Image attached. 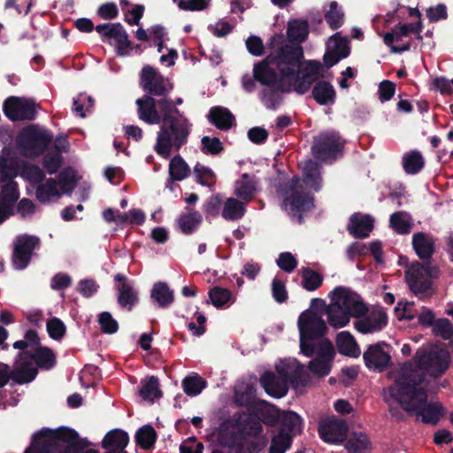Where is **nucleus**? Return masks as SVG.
I'll use <instances>...</instances> for the list:
<instances>
[{
	"label": "nucleus",
	"mask_w": 453,
	"mask_h": 453,
	"mask_svg": "<svg viewBox=\"0 0 453 453\" xmlns=\"http://www.w3.org/2000/svg\"><path fill=\"white\" fill-rule=\"evenodd\" d=\"M292 445V436L278 433L272 439L269 453H285Z\"/></svg>",
	"instance_id": "nucleus-56"
},
{
	"label": "nucleus",
	"mask_w": 453,
	"mask_h": 453,
	"mask_svg": "<svg viewBox=\"0 0 453 453\" xmlns=\"http://www.w3.org/2000/svg\"><path fill=\"white\" fill-rule=\"evenodd\" d=\"M425 165L422 154L418 150H411L403 156V167L406 173L416 174Z\"/></svg>",
	"instance_id": "nucleus-45"
},
{
	"label": "nucleus",
	"mask_w": 453,
	"mask_h": 453,
	"mask_svg": "<svg viewBox=\"0 0 453 453\" xmlns=\"http://www.w3.org/2000/svg\"><path fill=\"white\" fill-rule=\"evenodd\" d=\"M354 322L355 329L363 334H374L381 331L388 324V315L381 306H373L367 308L366 313L359 318H356Z\"/></svg>",
	"instance_id": "nucleus-18"
},
{
	"label": "nucleus",
	"mask_w": 453,
	"mask_h": 453,
	"mask_svg": "<svg viewBox=\"0 0 453 453\" xmlns=\"http://www.w3.org/2000/svg\"><path fill=\"white\" fill-rule=\"evenodd\" d=\"M91 445V441L87 438H81L70 427H43L33 434L31 444L24 453H81L89 449Z\"/></svg>",
	"instance_id": "nucleus-5"
},
{
	"label": "nucleus",
	"mask_w": 453,
	"mask_h": 453,
	"mask_svg": "<svg viewBox=\"0 0 453 453\" xmlns=\"http://www.w3.org/2000/svg\"><path fill=\"white\" fill-rule=\"evenodd\" d=\"M449 362V352L443 344L422 346L416 351L413 362H406L401 365L396 376L403 367L411 365L412 371L420 374L421 384L425 380V373L434 378L441 376L448 370Z\"/></svg>",
	"instance_id": "nucleus-7"
},
{
	"label": "nucleus",
	"mask_w": 453,
	"mask_h": 453,
	"mask_svg": "<svg viewBox=\"0 0 453 453\" xmlns=\"http://www.w3.org/2000/svg\"><path fill=\"white\" fill-rule=\"evenodd\" d=\"M280 429L278 433H283L291 435L296 430L300 424V417L294 411H280Z\"/></svg>",
	"instance_id": "nucleus-46"
},
{
	"label": "nucleus",
	"mask_w": 453,
	"mask_h": 453,
	"mask_svg": "<svg viewBox=\"0 0 453 453\" xmlns=\"http://www.w3.org/2000/svg\"><path fill=\"white\" fill-rule=\"evenodd\" d=\"M209 297L216 308H221L232 298V293L227 288L214 287L209 291Z\"/></svg>",
	"instance_id": "nucleus-57"
},
{
	"label": "nucleus",
	"mask_w": 453,
	"mask_h": 453,
	"mask_svg": "<svg viewBox=\"0 0 453 453\" xmlns=\"http://www.w3.org/2000/svg\"><path fill=\"white\" fill-rule=\"evenodd\" d=\"M327 321L334 328L346 326L350 321V315L340 308L334 301L326 309Z\"/></svg>",
	"instance_id": "nucleus-42"
},
{
	"label": "nucleus",
	"mask_w": 453,
	"mask_h": 453,
	"mask_svg": "<svg viewBox=\"0 0 453 453\" xmlns=\"http://www.w3.org/2000/svg\"><path fill=\"white\" fill-rule=\"evenodd\" d=\"M331 298L340 308L353 318H359L367 311V305L356 292L344 287H337L331 292Z\"/></svg>",
	"instance_id": "nucleus-16"
},
{
	"label": "nucleus",
	"mask_w": 453,
	"mask_h": 453,
	"mask_svg": "<svg viewBox=\"0 0 453 453\" xmlns=\"http://www.w3.org/2000/svg\"><path fill=\"white\" fill-rule=\"evenodd\" d=\"M20 356L28 358L30 362H35L37 370L50 371L57 365L54 351L47 346L37 347L33 351H20Z\"/></svg>",
	"instance_id": "nucleus-26"
},
{
	"label": "nucleus",
	"mask_w": 453,
	"mask_h": 453,
	"mask_svg": "<svg viewBox=\"0 0 453 453\" xmlns=\"http://www.w3.org/2000/svg\"><path fill=\"white\" fill-rule=\"evenodd\" d=\"M256 388L250 384L244 386L242 389L235 390L234 395V402L237 406L246 407L247 411L251 406L257 404Z\"/></svg>",
	"instance_id": "nucleus-44"
},
{
	"label": "nucleus",
	"mask_w": 453,
	"mask_h": 453,
	"mask_svg": "<svg viewBox=\"0 0 453 453\" xmlns=\"http://www.w3.org/2000/svg\"><path fill=\"white\" fill-rule=\"evenodd\" d=\"M388 344L384 342L370 345L364 352L365 364L369 370L382 372L391 363Z\"/></svg>",
	"instance_id": "nucleus-21"
},
{
	"label": "nucleus",
	"mask_w": 453,
	"mask_h": 453,
	"mask_svg": "<svg viewBox=\"0 0 453 453\" xmlns=\"http://www.w3.org/2000/svg\"><path fill=\"white\" fill-rule=\"evenodd\" d=\"M250 409L237 411L224 420L219 427L217 441L227 449V453H258L266 445L260 437L263 426Z\"/></svg>",
	"instance_id": "nucleus-3"
},
{
	"label": "nucleus",
	"mask_w": 453,
	"mask_h": 453,
	"mask_svg": "<svg viewBox=\"0 0 453 453\" xmlns=\"http://www.w3.org/2000/svg\"><path fill=\"white\" fill-rule=\"evenodd\" d=\"M436 269L418 262L411 264L405 272V280L411 291L419 299H426L433 293L432 279Z\"/></svg>",
	"instance_id": "nucleus-11"
},
{
	"label": "nucleus",
	"mask_w": 453,
	"mask_h": 453,
	"mask_svg": "<svg viewBox=\"0 0 453 453\" xmlns=\"http://www.w3.org/2000/svg\"><path fill=\"white\" fill-rule=\"evenodd\" d=\"M59 196L57 181L53 178L46 179L45 182L39 184L35 190V196L40 203H47L51 197Z\"/></svg>",
	"instance_id": "nucleus-48"
},
{
	"label": "nucleus",
	"mask_w": 453,
	"mask_h": 453,
	"mask_svg": "<svg viewBox=\"0 0 453 453\" xmlns=\"http://www.w3.org/2000/svg\"><path fill=\"white\" fill-rule=\"evenodd\" d=\"M140 85L146 96L165 97L173 90V85L170 80L154 67L145 65L140 74Z\"/></svg>",
	"instance_id": "nucleus-13"
},
{
	"label": "nucleus",
	"mask_w": 453,
	"mask_h": 453,
	"mask_svg": "<svg viewBox=\"0 0 453 453\" xmlns=\"http://www.w3.org/2000/svg\"><path fill=\"white\" fill-rule=\"evenodd\" d=\"M348 430V425L343 419L332 418L320 425L319 434L326 442L339 443L346 439Z\"/></svg>",
	"instance_id": "nucleus-24"
},
{
	"label": "nucleus",
	"mask_w": 453,
	"mask_h": 453,
	"mask_svg": "<svg viewBox=\"0 0 453 453\" xmlns=\"http://www.w3.org/2000/svg\"><path fill=\"white\" fill-rule=\"evenodd\" d=\"M3 111L12 121H30L37 116L36 104L33 99L13 96L4 100Z\"/></svg>",
	"instance_id": "nucleus-15"
},
{
	"label": "nucleus",
	"mask_w": 453,
	"mask_h": 453,
	"mask_svg": "<svg viewBox=\"0 0 453 453\" xmlns=\"http://www.w3.org/2000/svg\"><path fill=\"white\" fill-rule=\"evenodd\" d=\"M331 79L319 76L313 81V100L326 107V113L331 112L337 98L336 90L330 81Z\"/></svg>",
	"instance_id": "nucleus-22"
},
{
	"label": "nucleus",
	"mask_w": 453,
	"mask_h": 453,
	"mask_svg": "<svg viewBox=\"0 0 453 453\" xmlns=\"http://www.w3.org/2000/svg\"><path fill=\"white\" fill-rule=\"evenodd\" d=\"M46 330L51 339L59 341L65 336L66 326L60 319L54 317L47 321Z\"/></svg>",
	"instance_id": "nucleus-58"
},
{
	"label": "nucleus",
	"mask_w": 453,
	"mask_h": 453,
	"mask_svg": "<svg viewBox=\"0 0 453 453\" xmlns=\"http://www.w3.org/2000/svg\"><path fill=\"white\" fill-rule=\"evenodd\" d=\"M63 164V157L59 153H48L43 157L42 165L47 173H56Z\"/></svg>",
	"instance_id": "nucleus-64"
},
{
	"label": "nucleus",
	"mask_w": 453,
	"mask_h": 453,
	"mask_svg": "<svg viewBox=\"0 0 453 453\" xmlns=\"http://www.w3.org/2000/svg\"><path fill=\"white\" fill-rule=\"evenodd\" d=\"M157 107L161 116L162 126L157 134L155 150L162 157L168 158L173 148L179 150L187 143L190 131L187 119L183 122L178 121L176 116L181 114L172 99L165 96L157 100Z\"/></svg>",
	"instance_id": "nucleus-4"
},
{
	"label": "nucleus",
	"mask_w": 453,
	"mask_h": 453,
	"mask_svg": "<svg viewBox=\"0 0 453 453\" xmlns=\"http://www.w3.org/2000/svg\"><path fill=\"white\" fill-rule=\"evenodd\" d=\"M336 345L341 354L351 357L360 355L359 347L354 336L348 331H342L337 334Z\"/></svg>",
	"instance_id": "nucleus-38"
},
{
	"label": "nucleus",
	"mask_w": 453,
	"mask_h": 453,
	"mask_svg": "<svg viewBox=\"0 0 453 453\" xmlns=\"http://www.w3.org/2000/svg\"><path fill=\"white\" fill-rule=\"evenodd\" d=\"M277 374L286 379L287 382L293 387L305 386L308 382L309 374L305 366L296 358L280 359L275 365Z\"/></svg>",
	"instance_id": "nucleus-19"
},
{
	"label": "nucleus",
	"mask_w": 453,
	"mask_h": 453,
	"mask_svg": "<svg viewBox=\"0 0 453 453\" xmlns=\"http://www.w3.org/2000/svg\"><path fill=\"white\" fill-rule=\"evenodd\" d=\"M201 144V150L206 155H218L224 150L222 142L217 137L203 136Z\"/></svg>",
	"instance_id": "nucleus-61"
},
{
	"label": "nucleus",
	"mask_w": 453,
	"mask_h": 453,
	"mask_svg": "<svg viewBox=\"0 0 453 453\" xmlns=\"http://www.w3.org/2000/svg\"><path fill=\"white\" fill-rule=\"evenodd\" d=\"M140 396L145 400L153 402L162 397L163 393L159 388V380L155 376H150L149 380L142 384L139 391Z\"/></svg>",
	"instance_id": "nucleus-49"
},
{
	"label": "nucleus",
	"mask_w": 453,
	"mask_h": 453,
	"mask_svg": "<svg viewBox=\"0 0 453 453\" xmlns=\"http://www.w3.org/2000/svg\"><path fill=\"white\" fill-rule=\"evenodd\" d=\"M420 374L407 365L395 376V385L383 389V399L393 416H396V405L399 404L405 411L415 414L417 419L435 425L444 410L437 402H427V392L420 386Z\"/></svg>",
	"instance_id": "nucleus-2"
},
{
	"label": "nucleus",
	"mask_w": 453,
	"mask_h": 453,
	"mask_svg": "<svg viewBox=\"0 0 453 453\" xmlns=\"http://www.w3.org/2000/svg\"><path fill=\"white\" fill-rule=\"evenodd\" d=\"M259 382L266 394L274 398H281L288 392L289 384L286 379L273 372H265L261 375Z\"/></svg>",
	"instance_id": "nucleus-25"
},
{
	"label": "nucleus",
	"mask_w": 453,
	"mask_h": 453,
	"mask_svg": "<svg viewBox=\"0 0 453 453\" xmlns=\"http://www.w3.org/2000/svg\"><path fill=\"white\" fill-rule=\"evenodd\" d=\"M297 326L301 353L310 357H311V304L299 315Z\"/></svg>",
	"instance_id": "nucleus-27"
},
{
	"label": "nucleus",
	"mask_w": 453,
	"mask_h": 453,
	"mask_svg": "<svg viewBox=\"0 0 453 453\" xmlns=\"http://www.w3.org/2000/svg\"><path fill=\"white\" fill-rule=\"evenodd\" d=\"M374 219L371 215L354 213L348 224V230L355 238H365L373 229Z\"/></svg>",
	"instance_id": "nucleus-30"
},
{
	"label": "nucleus",
	"mask_w": 453,
	"mask_h": 453,
	"mask_svg": "<svg viewBox=\"0 0 453 453\" xmlns=\"http://www.w3.org/2000/svg\"><path fill=\"white\" fill-rule=\"evenodd\" d=\"M190 174V168L180 154L175 155L169 163V179L166 188L173 189L175 181H181Z\"/></svg>",
	"instance_id": "nucleus-35"
},
{
	"label": "nucleus",
	"mask_w": 453,
	"mask_h": 453,
	"mask_svg": "<svg viewBox=\"0 0 453 453\" xmlns=\"http://www.w3.org/2000/svg\"><path fill=\"white\" fill-rule=\"evenodd\" d=\"M296 82L277 76L273 84H263L267 87L262 91L263 103L265 106L271 110H276L280 104L282 102L283 97L281 94L289 93L292 90L296 91Z\"/></svg>",
	"instance_id": "nucleus-20"
},
{
	"label": "nucleus",
	"mask_w": 453,
	"mask_h": 453,
	"mask_svg": "<svg viewBox=\"0 0 453 453\" xmlns=\"http://www.w3.org/2000/svg\"><path fill=\"white\" fill-rule=\"evenodd\" d=\"M150 296L160 308H167L174 301L173 291L165 282L161 281L153 285Z\"/></svg>",
	"instance_id": "nucleus-40"
},
{
	"label": "nucleus",
	"mask_w": 453,
	"mask_h": 453,
	"mask_svg": "<svg viewBox=\"0 0 453 453\" xmlns=\"http://www.w3.org/2000/svg\"><path fill=\"white\" fill-rule=\"evenodd\" d=\"M246 212V207L242 201L230 197L226 200L223 205L221 216L226 220L234 221L241 219Z\"/></svg>",
	"instance_id": "nucleus-41"
},
{
	"label": "nucleus",
	"mask_w": 453,
	"mask_h": 453,
	"mask_svg": "<svg viewBox=\"0 0 453 453\" xmlns=\"http://www.w3.org/2000/svg\"><path fill=\"white\" fill-rule=\"evenodd\" d=\"M435 239L431 234L418 232L412 235V247L421 259H429L434 252Z\"/></svg>",
	"instance_id": "nucleus-33"
},
{
	"label": "nucleus",
	"mask_w": 453,
	"mask_h": 453,
	"mask_svg": "<svg viewBox=\"0 0 453 453\" xmlns=\"http://www.w3.org/2000/svg\"><path fill=\"white\" fill-rule=\"evenodd\" d=\"M129 441L128 434L121 429H113L108 432L103 441L102 447L107 451L125 450Z\"/></svg>",
	"instance_id": "nucleus-36"
},
{
	"label": "nucleus",
	"mask_w": 453,
	"mask_h": 453,
	"mask_svg": "<svg viewBox=\"0 0 453 453\" xmlns=\"http://www.w3.org/2000/svg\"><path fill=\"white\" fill-rule=\"evenodd\" d=\"M256 191V182L248 173H242L241 178L235 181L234 195L245 202H250L254 198Z\"/></svg>",
	"instance_id": "nucleus-37"
},
{
	"label": "nucleus",
	"mask_w": 453,
	"mask_h": 453,
	"mask_svg": "<svg viewBox=\"0 0 453 453\" xmlns=\"http://www.w3.org/2000/svg\"><path fill=\"white\" fill-rule=\"evenodd\" d=\"M270 53L254 65V76L260 84H273L277 76L296 82V92L304 94L311 87V60H304L301 45L289 43L282 34L270 40Z\"/></svg>",
	"instance_id": "nucleus-1"
},
{
	"label": "nucleus",
	"mask_w": 453,
	"mask_h": 453,
	"mask_svg": "<svg viewBox=\"0 0 453 453\" xmlns=\"http://www.w3.org/2000/svg\"><path fill=\"white\" fill-rule=\"evenodd\" d=\"M206 380L197 374L187 376L182 380L183 390L189 396L199 395L206 387Z\"/></svg>",
	"instance_id": "nucleus-52"
},
{
	"label": "nucleus",
	"mask_w": 453,
	"mask_h": 453,
	"mask_svg": "<svg viewBox=\"0 0 453 453\" xmlns=\"http://www.w3.org/2000/svg\"><path fill=\"white\" fill-rule=\"evenodd\" d=\"M1 183L0 201L13 210L15 203L19 198V184L14 180Z\"/></svg>",
	"instance_id": "nucleus-43"
},
{
	"label": "nucleus",
	"mask_w": 453,
	"mask_h": 453,
	"mask_svg": "<svg viewBox=\"0 0 453 453\" xmlns=\"http://www.w3.org/2000/svg\"><path fill=\"white\" fill-rule=\"evenodd\" d=\"M209 121L218 129L228 130L235 125L234 115L226 107H211L208 114Z\"/></svg>",
	"instance_id": "nucleus-34"
},
{
	"label": "nucleus",
	"mask_w": 453,
	"mask_h": 453,
	"mask_svg": "<svg viewBox=\"0 0 453 453\" xmlns=\"http://www.w3.org/2000/svg\"><path fill=\"white\" fill-rule=\"evenodd\" d=\"M98 323L103 333L112 334L119 330V324L108 311H103L98 316Z\"/></svg>",
	"instance_id": "nucleus-63"
},
{
	"label": "nucleus",
	"mask_w": 453,
	"mask_h": 453,
	"mask_svg": "<svg viewBox=\"0 0 453 453\" xmlns=\"http://www.w3.org/2000/svg\"><path fill=\"white\" fill-rule=\"evenodd\" d=\"M302 164L303 178L294 176L278 187V194L282 197L281 208L300 225L304 222L303 213L311 207V158Z\"/></svg>",
	"instance_id": "nucleus-6"
},
{
	"label": "nucleus",
	"mask_w": 453,
	"mask_h": 453,
	"mask_svg": "<svg viewBox=\"0 0 453 453\" xmlns=\"http://www.w3.org/2000/svg\"><path fill=\"white\" fill-rule=\"evenodd\" d=\"M37 347H42L41 340L37 332L34 329L27 330L24 334L23 340L16 341L13 343V348L21 351H27V348L35 349Z\"/></svg>",
	"instance_id": "nucleus-54"
},
{
	"label": "nucleus",
	"mask_w": 453,
	"mask_h": 453,
	"mask_svg": "<svg viewBox=\"0 0 453 453\" xmlns=\"http://www.w3.org/2000/svg\"><path fill=\"white\" fill-rule=\"evenodd\" d=\"M176 220L177 228L185 235L193 234L203 223L200 211L187 207Z\"/></svg>",
	"instance_id": "nucleus-31"
},
{
	"label": "nucleus",
	"mask_w": 453,
	"mask_h": 453,
	"mask_svg": "<svg viewBox=\"0 0 453 453\" xmlns=\"http://www.w3.org/2000/svg\"><path fill=\"white\" fill-rule=\"evenodd\" d=\"M18 175L16 166L7 157L0 156V182L14 180Z\"/></svg>",
	"instance_id": "nucleus-62"
},
{
	"label": "nucleus",
	"mask_w": 453,
	"mask_h": 453,
	"mask_svg": "<svg viewBox=\"0 0 453 453\" xmlns=\"http://www.w3.org/2000/svg\"><path fill=\"white\" fill-rule=\"evenodd\" d=\"M134 439L142 449H150L157 441L156 430L150 425H144L137 430Z\"/></svg>",
	"instance_id": "nucleus-47"
},
{
	"label": "nucleus",
	"mask_w": 453,
	"mask_h": 453,
	"mask_svg": "<svg viewBox=\"0 0 453 453\" xmlns=\"http://www.w3.org/2000/svg\"><path fill=\"white\" fill-rule=\"evenodd\" d=\"M250 410L259 418L261 425L264 423L273 426L279 422L280 411L265 400H258L257 404L251 406Z\"/></svg>",
	"instance_id": "nucleus-32"
},
{
	"label": "nucleus",
	"mask_w": 453,
	"mask_h": 453,
	"mask_svg": "<svg viewBox=\"0 0 453 453\" xmlns=\"http://www.w3.org/2000/svg\"><path fill=\"white\" fill-rule=\"evenodd\" d=\"M40 245V239L35 235L21 234L13 243L12 257V265L17 270L26 269L31 262L34 250Z\"/></svg>",
	"instance_id": "nucleus-17"
},
{
	"label": "nucleus",
	"mask_w": 453,
	"mask_h": 453,
	"mask_svg": "<svg viewBox=\"0 0 453 453\" xmlns=\"http://www.w3.org/2000/svg\"><path fill=\"white\" fill-rule=\"evenodd\" d=\"M12 385H24L34 381L38 374L37 367L28 358H24L18 353L13 367L11 368Z\"/></svg>",
	"instance_id": "nucleus-23"
},
{
	"label": "nucleus",
	"mask_w": 453,
	"mask_h": 453,
	"mask_svg": "<svg viewBox=\"0 0 453 453\" xmlns=\"http://www.w3.org/2000/svg\"><path fill=\"white\" fill-rule=\"evenodd\" d=\"M345 447L350 453H362L369 449L370 441L364 433H353L347 441Z\"/></svg>",
	"instance_id": "nucleus-51"
},
{
	"label": "nucleus",
	"mask_w": 453,
	"mask_h": 453,
	"mask_svg": "<svg viewBox=\"0 0 453 453\" xmlns=\"http://www.w3.org/2000/svg\"><path fill=\"white\" fill-rule=\"evenodd\" d=\"M326 331V321L313 313V375L320 377L329 374L335 354L332 342L323 337Z\"/></svg>",
	"instance_id": "nucleus-8"
},
{
	"label": "nucleus",
	"mask_w": 453,
	"mask_h": 453,
	"mask_svg": "<svg viewBox=\"0 0 453 453\" xmlns=\"http://www.w3.org/2000/svg\"><path fill=\"white\" fill-rule=\"evenodd\" d=\"M53 140V134L37 125L25 127L16 137V146L26 157L30 158L42 155Z\"/></svg>",
	"instance_id": "nucleus-10"
},
{
	"label": "nucleus",
	"mask_w": 453,
	"mask_h": 453,
	"mask_svg": "<svg viewBox=\"0 0 453 453\" xmlns=\"http://www.w3.org/2000/svg\"><path fill=\"white\" fill-rule=\"evenodd\" d=\"M432 331L434 335L449 340L453 336V325L447 319H439L434 323Z\"/></svg>",
	"instance_id": "nucleus-60"
},
{
	"label": "nucleus",
	"mask_w": 453,
	"mask_h": 453,
	"mask_svg": "<svg viewBox=\"0 0 453 453\" xmlns=\"http://www.w3.org/2000/svg\"><path fill=\"white\" fill-rule=\"evenodd\" d=\"M194 173L196 181L202 186L211 187L216 182V175L212 170L199 163L195 165Z\"/></svg>",
	"instance_id": "nucleus-55"
},
{
	"label": "nucleus",
	"mask_w": 453,
	"mask_h": 453,
	"mask_svg": "<svg viewBox=\"0 0 453 453\" xmlns=\"http://www.w3.org/2000/svg\"><path fill=\"white\" fill-rule=\"evenodd\" d=\"M309 35L308 22L305 20L295 19L288 22L287 28V42L300 45L306 40Z\"/></svg>",
	"instance_id": "nucleus-39"
},
{
	"label": "nucleus",
	"mask_w": 453,
	"mask_h": 453,
	"mask_svg": "<svg viewBox=\"0 0 453 453\" xmlns=\"http://www.w3.org/2000/svg\"><path fill=\"white\" fill-rule=\"evenodd\" d=\"M349 54V41L346 36H342L340 32L330 36L326 44L324 63L313 60V81L319 76L332 78L333 73L329 69L348 58Z\"/></svg>",
	"instance_id": "nucleus-9"
},
{
	"label": "nucleus",
	"mask_w": 453,
	"mask_h": 453,
	"mask_svg": "<svg viewBox=\"0 0 453 453\" xmlns=\"http://www.w3.org/2000/svg\"><path fill=\"white\" fill-rule=\"evenodd\" d=\"M116 281L121 282L122 284L117 287L119 291L118 303L120 307L132 311L134 306L139 302L138 293L134 290L133 286L127 282V278L118 273L114 277Z\"/></svg>",
	"instance_id": "nucleus-28"
},
{
	"label": "nucleus",
	"mask_w": 453,
	"mask_h": 453,
	"mask_svg": "<svg viewBox=\"0 0 453 453\" xmlns=\"http://www.w3.org/2000/svg\"><path fill=\"white\" fill-rule=\"evenodd\" d=\"M345 141L335 131L319 134L313 142V161L332 163L342 157Z\"/></svg>",
	"instance_id": "nucleus-12"
},
{
	"label": "nucleus",
	"mask_w": 453,
	"mask_h": 453,
	"mask_svg": "<svg viewBox=\"0 0 453 453\" xmlns=\"http://www.w3.org/2000/svg\"><path fill=\"white\" fill-rule=\"evenodd\" d=\"M390 226L400 234H408L411 228V217L405 211H397L390 216Z\"/></svg>",
	"instance_id": "nucleus-50"
},
{
	"label": "nucleus",
	"mask_w": 453,
	"mask_h": 453,
	"mask_svg": "<svg viewBox=\"0 0 453 453\" xmlns=\"http://www.w3.org/2000/svg\"><path fill=\"white\" fill-rule=\"evenodd\" d=\"M139 119L147 124H159L161 116L157 109V100L150 96H143L136 100Z\"/></svg>",
	"instance_id": "nucleus-29"
},
{
	"label": "nucleus",
	"mask_w": 453,
	"mask_h": 453,
	"mask_svg": "<svg viewBox=\"0 0 453 453\" xmlns=\"http://www.w3.org/2000/svg\"><path fill=\"white\" fill-rule=\"evenodd\" d=\"M100 35L103 42L112 45L114 41L115 51L118 56H128L131 42L124 27L120 23H104L94 27Z\"/></svg>",
	"instance_id": "nucleus-14"
},
{
	"label": "nucleus",
	"mask_w": 453,
	"mask_h": 453,
	"mask_svg": "<svg viewBox=\"0 0 453 453\" xmlns=\"http://www.w3.org/2000/svg\"><path fill=\"white\" fill-rule=\"evenodd\" d=\"M221 205L222 198L219 194L211 196L203 205L206 219L219 216Z\"/></svg>",
	"instance_id": "nucleus-59"
},
{
	"label": "nucleus",
	"mask_w": 453,
	"mask_h": 453,
	"mask_svg": "<svg viewBox=\"0 0 453 453\" xmlns=\"http://www.w3.org/2000/svg\"><path fill=\"white\" fill-rule=\"evenodd\" d=\"M325 19L330 28L337 29L344 22V13L336 2L329 4V9L326 11Z\"/></svg>",
	"instance_id": "nucleus-53"
}]
</instances>
